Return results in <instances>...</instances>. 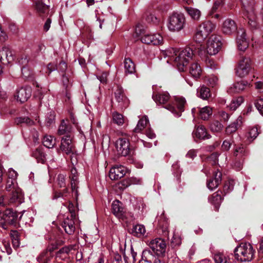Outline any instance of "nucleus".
Wrapping results in <instances>:
<instances>
[{"label": "nucleus", "mask_w": 263, "mask_h": 263, "mask_svg": "<svg viewBox=\"0 0 263 263\" xmlns=\"http://www.w3.org/2000/svg\"><path fill=\"white\" fill-rule=\"evenodd\" d=\"M74 218L73 214H71L70 217L65 218L62 223L65 232L69 235L73 234L75 231Z\"/></svg>", "instance_id": "18"}, {"label": "nucleus", "mask_w": 263, "mask_h": 263, "mask_svg": "<svg viewBox=\"0 0 263 263\" xmlns=\"http://www.w3.org/2000/svg\"><path fill=\"white\" fill-rule=\"evenodd\" d=\"M146 21L149 23H152L154 24H158L160 20L157 18L155 14L150 13L146 17Z\"/></svg>", "instance_id": "53"}, {"label": "nucleus", "mask_w": 263, "mask_h": 263, "mask_svg": "<svg viewBox=\"0 0 263 263\" xmlns=\"http://www.w3.org/2000/svg\"><path fill=\"white\" fill-rule=\"evenodd\" d=\"M71 126L67 124L65 121L63 120L59 126L58 134L60 136L63 135L64 136H71Z\"/></svg>", "instance_id": "31"}, {"label": "nucleus", "mask_w": 263, "mask_h": 263, "mask_svg": "<svg viewBox=\"0 0 263 263\" xmlns=\"http://www.w3.org/2000/svg\"><path fill=\"white\" fill-rule=\"evenodd\" d=\"M146 233L145 227L143 224H136L133 226L132 234L133 235L141 237L143 236Z\"/></svg>", "instance_id": "36"}, {"label": "nucleus", "mask_w": 263, "mask_h": 263, "mask_svg": "<svg viewBox=\"0 0 263 263\" xmlns=\"http://www.w3.org/2000/svg\"><path fill=\"white\" fill-rule=\"evenodd\" d=\"M162 257L156 256L149 249L144 250L142 254V259L148 263H165L161 258Z\"/></svg>", "instance_id": "14"}, {"label": "nucleus", "mask_w": 263, "mask_h": 263, "mask_svg": "<svg viewBox=\"0 0 263 263\" xmlns=\"http://www.w3.org/2000/svg\"><path fill=\"white\" fill-rule=\"evenodd\" d=\"M125 72L126 74H133L136 71L135 65L129 58H126L124 61Z\"/></svg>", "instance_id": "34"}, {"label": "nucleus", "mask_w": 263, "mask_h": 263, "mask_svg": "<svg viewBox=\"0 0 263 263\" xmlns=\"http://www.w3.org/2000/svg\"><path fill=\"white\" fill-rule=\"evenodd\" d=\"M51 258V255L47 252L43 253L37 258V261L39 263H49Z\"/></svg>", "instance_id": "44"}, {"label": "nucleus", "mask_w": 263, "mask_h": 263, "mask_svg": "<svg viewBox=\"0 0 263 263\" xmlns=\"http://www.w3.org/2000/svg\"><path fill=\"white\" fill-rule=\"evenodd\" d=\"M185 25V17L181 13H174L167 20V27L172 32H179L183 29Z\"/></svg>", "instance_id": "4"}, {"label": "nucleus", "mask_w": 263, "mask_h": 263, "mask_svg": "<svg viewBox=\"0 0 263 263\" xmlns=\"http://www.w3.org/2000/svg\"><path fill=\"white\" fill-rule=\"evenodd\" d=\"M43 143L48 148H52L55 144V139L51 136L46 135L43 138Z\"/></svg>", "instance_id": "39"}, {"label": "nucleus", "mask_w": 263, "mask_h": 263, "mask_svg": "<svg viewBox=\"0 0 263 263\" xmlns=\"http://www.w3.org/2000/svg\"><path fill=\"white\" fill-rule=\"evenodd\" d=\"M175 103L176 105V107L169 104L165 107V108L171 111L176 116L179 117L181 116V112L184 111V106L186 101L184 98L182 97H178L175 99Z\"/></svg>", "instance_id": "11"}, {"label": "nucleus", "mask_w": 263, "mask_h": 263, "mask_svg": "<svg viewBox=\"0 0 263 263\" xmlns=\"http://www.w3.org/2000/svg\"><path fill=\"white\" fill-rule=\"evenodd\" d=\"M112 213L118 218H122L124 214L122 203L119 200H115L111 204Z\"/></svg>", "instance_id": "24"}, {"label": "nucleus", "mask_w": 263, "mask_h": 263, "mask_svg": "<svg viewBox=\"0 0 263 263\" xmlns=\"http://www.w3.org/2000/svg\"><path fill=\"white\" fill-rule=\"evenodd\" d=\"M112 119L114 123L118 125H122L124 123V118L123 115L117 112L112 114Z\"/></svg>", "instance_id": "45"}, {"label": "nucleus", "mask_w": 263, "mask_h": 263, "mask_svg": "<svg viewBox=\"0 0 263 263\" xmlns=\"http://www.w3.org/2000/svg\"><path fill=\"white\" fill-rule=\"evenodd\" d=\"M31 89L29 87H22L19 89L17 92L15 97L17 101L21 103L25 102L31 96Z\"/></svg>", "instance_id": "22"}, {"label": "nucleus", "mask_w": 263, "mask_h": 263, "mask_svg": "<svg viewBox=\"0 0 263 263\" xmlns=\"http://www.w3.org/2000/svg\"><path fill=\"white\" fill-rule=\"evenodd\" d=\"M223 127V125L218 121L215 120L212 122L210 125V128L212 132L219 133Z\"/></svg>", "instance_id": "41"}, {"label": "nucleus", "mask_w": 263, "mask_h": 263, "mask_svg": "<svg viewBox=\"0 0 263 263\" xmlns=\"http://www.w3.org/2000/svg\"><path fill=\"white\" fill-rule=\"evenodd\" d=\"M116 148L119 155L126 156L129 153V143L125 138H119L116 142Z\"/></svg>", "instance_id": "12"}, {"label": "nucleus", "mask_w": 263, "mask_h": 263, "mask_svg": "<svg viewBox=\"0 0 263 263\" xmlns=\"http://www.w3.org/2000/svg\"><path fill=\"white\" fill-rule=\"evenodd\" d=\"M236 44L238 49L242 52H244L249 46V40L247 37L246 30L243 28H239L238 30Z\"/></svg>", "instance_id": "9"}, {"label": "nucleus", "mask_w": 263, "mask_h": 263, "mask_svg": "<svg viewBox=\"0 0 263 263\" xmlns=\"http://www.w3.org/2000/svg\"><path fill=\"white\" fill-rule=\"evenodd\" d=\"M214 259L215 263H231L230 259L221 253L215 254Z\"/></svg>", "instance_id": "43"}, {"label": "nucleus", "mask_w": 263, "mask_h": 263, "mask_svg": "<svg viewBox=\"0 0 263 263\" xmlns=\"http://www.w3.org/2000/svg\"><path fill=\"white\" fill-rule=\"evenodd\" d=\"M141 42L145 44L157 45L163 42V37L160 34H145L141 37Z\"/></svg>", "instance_id": "17"}, {"label": "nucleus", "mask_w": 263, "mask_h": 263, "mask_svg": "<svg viewBox=\"0 0 263 263\" xmlns=\"http://www.w3.org/2000/svg\"><path fill=\"white\" fill-rule=\"evenodd\" d=\"M154 100L159 104H164L170 99V95L167 92L159 93L153 96Z\"/></svg>", "instance_id": "32"}, {"label": "nucleus", "mask_w": 263, "mask_h": 263, "mask_svg": "<svg viewBox=\"0 0 263 263\" xmlns=\"http://www.w3.org/2000/svg\"><path fill=\"white\" fill-rule=\"evenodd\" d=\"M115 96L117 101L121 107H126L129 104V100L124 93L122 87L119 85L117 87L115 92Z\"/></svg>", "instance_id": "19"}, {"label": "nucleus", "mask_w": 263, "mask_h": 263, "mask_svg": "<svg viewBox=\"0 0 263 263\" xmlns=\"http://www.w3.org/2000/svg\"><path fill=\"white\" fill-rule=\"evenodd\" d=\"M197 96L203 100L208 99L211 96L209 88L202 86L197 89Z\"/></svg>", "instance_id": "37"}, {"label": "nucleus", "mask_w": 263, "mask_h": 263, "mask_svg": "<svg viewBox=\"0 0 263 263\" xmlns=\"http://www.w3.org/2000/svg\"><path fill=\"white\" fill-rule=\"evenodd\" d=\"M60 150L67 155L73 154L75 153L71 136H63L62 138Z\"/></svg>", "instance_id": "10"}, {"label": "nucleus", "mask_w": 263, "mask_h": 263, "mask_svg": "<svg viewBox=\"0 0 263 263\" xmlns=\"http://www.w3.org/2000/svg\"><path fill=\"white\" fill-rule=\"evenodd\" d=\"M204 47L201 44L197 45H192L187 47L181 51H177L174 48H170L162 51V55L165 57H168L169 61H174L178 69L180 71H183L189 61L192 59L193 55L198 53L200 56L205 54Z\"/></svg>", "instance_id": "1"}, {"label": "nucleus", "mask_w": 263, "mask_h": 263, "mask_svg": "<svg viewBox=\"0 0 263 263\" xmlns=\"http://www.w3.org/2000/svg\"><path fill=\"white\" fill-rule=\"evenodd\" d=\"M258 134L257 127L252 128L248 133V139L250 141H253L257 137Z\"/></svg>", "instance_id": "50"}, {"label": "nucleus", "mask_w": 263, "mask_h": 263, "mask_svg": "<svg viewBox=\"0 0 263 263\" xmlns=\"http://www.w3.org/2000/svg\"><path fill=\"white\" fill-rule=\"evenodd\" d=\"M193 136L194 138L201 140H204L210 138V135L208 134L206 128L202 125L198 126L193 131Z\"/></svg>", "instance_id": "26"}, {"label": "nucleus", "mask_w": 263, "mask_h": 263, "mask_svg": "<svg viewBox=\"0 0 263 263\" xmlns=\"http://www.w3.org/2000/svg\"><path fill=\"white\" fill-rule=\"evenodd\" d=\"M24 202V194L21 189L13 191L8 200V205L18 206Z\"/></svg>", "instance_id": "13"}, {"label": "nucleus", "mask_w": 263, "mask_h": 263, "mask_svg": "<svg viewBox=\"0 0 263 263\" xmlns=\"http://www.w3.org/2000/svg\"><path fill=\"white\" fill-rule=\"evenodd\" d=\"M255 106L259 112L263 115V99H258L255 103Z\"/></svg>", "instance_id": "60"}, {"label": "nucleus", "mask_w": 263, "mask_h": 263, "mask_svg": "<svg viewBox=\"0 0 263 263\" xmlns=\"http://www.w3.org/2000/svg\"><path fill=\"white\" fill-rule=\"evenodd\" d=\"M224 4V0H216L214 3V6L212 9V13H214L219 7L222 6Z\"/></svg>", "instance_id": "59"}, {"label": "nucleus", "mask_w": 263, "mask_h": 263, "mask_svg": "<svg viewBox=\"0 0 263 263\" xmlns=\"http://www.w3.org/2000/svg\"><path fill=\"white\" fill-rule=\"evenodd\" d=\"M234 181L233 180L228 181L224 185V191L229 192L233 190Z\"/></svg>", "instance_id": "54"}, {"label": "nucleus", "mask_w": 263, "mask_h": 263, "mask_svg": "<svg viewBox=\"0 0 263 263\" xmlns=\"http://www.w3.org/2000/svg\"><path fill=\"white\" fill-rule=\"evenodd\" d=\"M22 73L25 78H30L32 77V72L28 67H23L22 68Z\"/></svg>", "instance_id": "57"}, {"label": "nucleus", "mask_w": 263, "mask_h": 263, "mask_svg": "<svg viewBox=\"0 0 263 263\" xmlns=\"http://www.w3.org/2000/svg\"><path fill=\"white\" fill-rule=\"evenodd\" d=\"M127 169L124 166H115L110 170L109 177L111 180H118L125 175Z\"/></svg>", "instance_id": "15"}, {"label": "nucleus", "mask_w": 263, "mask_h": 263, "mask_svg": "<svg viewBox=\"0 0 263 263\" xmlns=\"http://www.w3.org/2000/svg\"><path fill=\"white\" fill-rule=\"evenodd\" d=\"M148 245L157 256H164L165 255L166 245L164 240L156 238L149 241Z\"/></svg>", "instance_id": "8"}, {"label": "nucleus", "mask_w": 263, "mask_h": 263, "mask_svg": "<svg viewBox=\"0 0 263 263\" xmlns=\"http://www.w3.org/2000/svg\"><path fill=\"white\" fill-rule=\"evenodd\" d=\"M15 123L17 124L25 123L28 125H31L34 122L28 117H19L15 119Z\"/></svg>", "instance_id": "47"}, {"label": "nucleus", "mask_w": 263, "mask_h": 263, "mask_svg": "<svg viewBox=\"0 0 263 263\" xmlns=\"http://www.w3.org/2000/svg\"><path fill=\"white\" fill-rule=\"evenodd\" d=\"M190 73L195 78H199L202 73L200 66L197 63H193L190 68Z\"/></svg>", "instance_id": "35"}, {"label": "nucleus", "mask_w": 263, "mask_h": 263, "mask_svg": "<svg viewBox=\"0 0 263 263\" xmlns=\"http://www.w3.org/2000/svg\"><path fill=\"white\" fill-rule=\"evenodd\" d=\"M234 154L235 156L241 157L246 155L247 152L243 146L240 145L235 147Z\"/></svg>", "instance_id": "46"}, {"label": "nucleus", "mask_w": 263, "mask_h": 263, "mask_svg": "<svg viewBox=\"0 0 263 263\" xmlns=\"http://www.w3.org/2000/svg\"><path fill=\"white\" fill-rule=\"evenodd\" d=\"M237 28L236 23L230 18L226 19L222 25V32L228 35H230L235 32Z\"/></svg>", "instance_id": "21"}, {"label": "nucleus", "mask_w": 263, "mask_h": 263, "mask_svg": "<svg viewBox=\"0 0 263 263\" xmlns=\"http://www.w3.org/2000/svg\"><path fill=\"white\" fill-rule=\"evenodd\" d=\"M71 180V187L73 192H76V194H77V185L78 184V175L76 176H70Z\"/></svg>", "instance_id": "48"}, {"label": "nucleus", "mask_w": 263, "mask_h": 263, "mask_svg": "<svg viewBox=\"0 0 263 263\" xmlns=\"http://www.w3.org/2000/svg\"><path fill=\"white\" fill-rule=\"evenodd\" d=\"M254 250L249 243H241L234 250L235 258L241 262L251 261L254 255Z\"/></svg>", "instance_id": "2"}, {"label": "nucleus", "mask_w": 263, "mask_h": 263, "mask_svg": "<svg viewBox=\"0 0 263 263\" xmlns=\"http://www.w3.org/2000/svg\"><path fill=\"white\" fill-rule=\"evenodd\" d=\"M242 118L239 116L237 120L227 127L226 132L227 134H231L237 129L238 126H240L242 123Z\"/></svg>", "instance_id": "33"}, {"label": "nucleus", "mask_w": 263, "mask_h": 263, "mask_svg": "<svg viewBox=\"0 0 263 263\" xmlns=\"http://www.w3.org/2000/svg\"><path fill=\"white\" fill-rule=\"evenodd\" d=\"M32 156L36 160L37 162L44 163L46 160V155L42 146H40L35 149L32 152Z\"/></svg>", "instance_id": "28"}, {"label": "nucleus", "mask_w": 263, "mask_h": 263, "mask_svg": "<svg viewBox=\"0 0 263 263\" xmlns=\"http://www.w3.org/2000/svg\"><path fill=\"white\" fill-rule=\"evenodd\" d=\"M185 10L190 17L194 21H198L201 16V12L197 8L191 7H184Z\"/></svg>", "instance_id": "29"}, {"label": "nucleus", "mask_w": 263, "mask_h": 263, "mask_svg": "<svg viewBox=\"0 0 263 263\" xmlns=\"http://www.w3.org/2000/svg\"><path fill=\"white\" fill-rule=\"evenodd\" d=\"M231 144L232 143L230 140H225L223 142L221 146L222 149L226 151L229 150L231 147Z\"/></svg>", "instance_id": "63"}, {"label": "nucleus", "mask_w": 263, "mask_h": 263, "mask_svg": "<svg viewBox=\"0 0 263 263\" xmlns=\"http://www.w3.org/2000/svg\"><path fill=\"white\" fill-rule=\"evenodd\" d=\"M12 241L14 248H17L20 246V241L18 238L17 233L16 232H13L12 234Z\"/></svg>", "instance_id": "55"}, {"label": "nucleus", "mask_w": 263, "mask_h": 263, "mask_svg": "<svg viewBox=\"0 0 263 263\" xmlns=\"http://www.w3.org/2000/svg\"><path fill=\"white\" fill-rule=\"evenodd\" d=\"M215 28V25L210 21L203 22L197 28L194 35V40L196 45L200 44L213 31Z\"/></svg>", "instance_id": "3"}, {"label": "nucleus", "mask_w": 263, "mask_h": 263, "mask_svg": "<svg viewBox=\"0 0 263 263\" xmlns=\"http://www.w3.org/2000/svg\"><path fill=\"white\" fill-rule=\"evenodd\" d=\"M208 83L211 87H214L218 84V78L216 76H211L207 79Z\"/></svg>", "instance_id": "52"}, {"label": "nucleus", "mask_w": 263, "mask_h": 263, "mask_svg": "<svg viewBox=\"0 0 263 263\" xmlns=\"http://www.w3.org/2000/svg\"><path fill=\"white\" fill-rule=\"evenodd\" d=\"M8 179L16 180V178L17 177V173L14 170L10 168L8 171Z\"/></svg>", "instance_id": "61"}, {"label": "nucleus", "mask_w": 263, "mask_h": 263, "mask_svg": "<svg viewBox=\"0 0 263 263\" xmlns=\"http://www.w3.org/2000/svg\"><path fill=\"white\" fill-rule=\"evenodd\" d=\"M181 243V239L177 236H174L171 240L172 245L174 247L180 245Z\"/></svg>", "instance_id": "62"}, {"label": "nucleus", "mask_w": 263, "mask_h": 263, "mask_svg": "<svg viewBox=\"0 0 263 263\" xmlns=\"http://www.w3.org/2000/svg\"><path fill=\"white\" fill-rule=\"evenodd\" d=\"M57 182L60 187L65 186V176L63 174H59L57 177Z\"/></svg>", "instance_id": "58"}, {"label": "nucleus", "mask_w": 263, "mask_h": 263, "mask_svg": "<svg viewBox=\"0 0 263 263\" xmlns=\"http://www.w3.org/2000/svg\"><path fill=\"white\" fill-rule=\"evenodd\" d=\"M130 184V183L129 182L128 180H124L118 184V186L119 189L121 190H124L125 188L127 187L128 186H129Z\"/></svg>", "instance_id": "64"}, {"label": "nucleus", "mask_w": 263, "mask_h": 263, "mask_svg": "<svg viewBox=\"0 0 263 263\" xmlns=\"http://www.w3.org/2000/svg\"><path fill=\"white\" fill-rule=\"evenodd\" d=\"M243 98L242 97H239L237 98L234 99L228 106L230 110H236L243 102Z\"/></svg>", "instance_id": "40"}, {"label": "nucleus", "mask_w": 263, "mask_h": 263, "mask_svg": "<svg viewBox=\"0 0 263 263\" xmlns=\"http://www.w3.org/2000/svg\"><path fill=\"white\" fill-rule=\"evenodd\" d=\"M248 85V83L244 81L234 83L228 88V92L230 94L239 93L243 90Z\"/></svg>", "instance_id": "23"}, {"label": "nucleus", "mask_w": 263, "mask_h": 263, "mask_svg": "<svg viewBox=\"0 0 263 263\" xmlns=\"http://www.w3.org/2000/svg\"><path fill=\"white\" fill-rule=\"evenodd\" d=\"M5 189L7 191H13L20 188L18 186L16 180L7 179Z\"/></svg>", "instance_id": "42"}, {"label": "nucleus", "mask_w": 263, "mask_h": 263, "mask_svg": "<svg viewBox=\"0 0 263 263\" xmlns=\"http://www.w3.org/2000/svg\"><path fill=\"white\" fill-rule=\"evenodd\" d=\"M252 69V61L250 58L243 57L239 62L236 69V74L241 78L247 76Z\"/></svg>", "instance_id": "7"}, {"label": "nucleus", "mask_w": 263, "mask_h": 263, "mask_svg": "<svg viewBox=\"0 0 263 263\" xmlns=\"http://www.w3.org/2000/svg\"><path fill=\"white\" fill-rule=\"evenodd\" d=\"M221 37L216 35H211L206 43V52L210 55H215L221 47Z\"/></svg>", "instance_id": "6"}, {"label": "nucleus", "mask_w": 263, "mask_h": 263, "mask_svg": "<svg viewBox=\"0 0 263 263\" xmlns=\"http://www.w3.org/2000/svg\"><path fill=\"white\" fill-rule=\"evenodd\" d=\"M148 123V119L146 116H144L139 120L136 127L134 130V133H133L131 137L133 141H136L137 138L135 135V133H140L146 127Z\"/></svg>", "instance_id": "25"}, {"label": "nucleus", "mask_w": 263, "mask_h": 263, "mask_svg": "<svg viewBox=\"0 0 263 263\" xmlns=\"http://www.w3.org/2000/svg\"><path fill=\"white\" fill-rule=\"evenodd\" d=\"M36 9L40 13H44L48 9V7L41 2L36 3Z\"/></svg>", "instance_id": "49"}, {"label": "nucleus", "mask_w": 263, "mask_h": 263, "mask_svg": "<svg viewBox=\"0 0 263 263\" xmlns=\"http://www.w3.org/2000/svg\"><path fill=\"white\" fill-rule=\"evenodd\" d=\"M245 7L246 13V16L248 19L249 24L253 28L256 27L257 25V22L253 4L247 5Z\"/></svg>", "instance_id": "16"}, {"label": "nucleus", "mask_w": 263, "mask_h": 263, "mask_svg": "<svg viewBox=\"0 0 263 263\" xmlns=\"http://www.w3.org/2000/svg\"><path fill=\"white\" fill-rule=\"evenodd\" d=\"M17 214L11 209H6L4 212H0V226L4 229H7L9 226L16 223Z\"/></svg>", "instance_id": "5"}, {"label": "nucleus", "mask_w": 263, "mask_h": 263, "mask_svg": "<svg viewBox=\"0 0 263 263\" xmlns=\"http://www.w3.org/2000/svg\"><path fill=\"white\" fill-rule=\"evenodd\" d=\"M72 247L71 246H65L61 249L56 254L57 257H61L60 255L62 254H67L71 250Z\"/></svg>", "instance_id": "51"}, {"label": "nucleus", "mask_w": 263, "mask_h": 263, "mask_svg": "<svg viewBox=\"0 0 263 263\" xmlns=\"http://www.w3.org/2000/svg\"><path fill=\"white\" fill-rule=\"evenodd\" d=\"M221 200V194L218 192L214 193L212 196L209 198V202L213 204L216 208H218Z\"/></svg>", "instance_id": "38"}, {"label": "nucleus", "mask_w": 263, "mask_h": 263, "mask_svg": "<svg viewBox=\"0 0 263 263\" xmlns=\"http://www.w3.org/2000/svg\"><path fill=\"white\" fill-rule=\"evenodd\" d=\"M3 248L2 249V251L6 252L8 254H10L12 253V249L10 247V244L8 241H4L3 242Z\"/></svg>", "instance_id": "56"}, {"label": "nucleus", "mask_w": 263, "mask_h": 263, "mask_svg": "<svg viewBox=\"0 0 263 263\" xmlns=\"http://www.w3.org/2000/svg\"><path fill=\"white\" fill-rule=\"evenodd\" d=\"M222 174L217 171L214 173V178L209 180L207 182V187L209 190L212 191L216 189L221 181Z\"/></svg>", "instance_id": "27"}, {"label": "nucleus", "mask_w": 263, "mask_h": 263, "mask_svg": "<svg viewBox=\"0 0 263 263\" xmlns=\"http://www.w3.org/2000/svg\"><path fill=\"white\" fill-rule=\"evenodd\" d=\"M199 117L203 120H208L213 114L212 108L206 106L203 107L199 108L198 109Z\"/></svg>", "instance_id": "30"}, {"label": "nucleus", "mask_w": 263, "mask_h": 263, "mask_svg": "<svg viewBox=\"0 0 263 263\" xmlns=\"http://www.w3.org/2000/svg\"><path fill=\"white\" fill-rule=\"evenodd\" d=\"M14 60L12 51L8 47H3L0 49V61L4 64H8Z\"/></svg>", "instance_id": "20"}]
</instances>
